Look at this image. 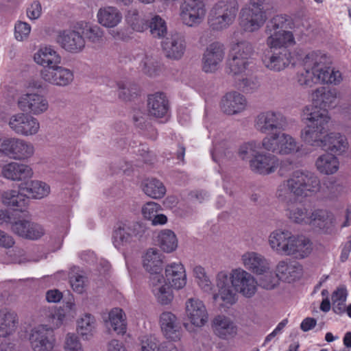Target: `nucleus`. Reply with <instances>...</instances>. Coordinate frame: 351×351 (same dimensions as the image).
<instances>
[{"mask_svg":"<svg viewBox=\"0 0 351 351\" xmlns=\"http://www.w3.org/2000/svg\"><path fill=\"white\" fill-rule=\"evenodd\" d=\"M217 291L213 294V302L219 309L226 311L238 301V294L252 298L258 290V282L250 272L242 267L221 271L215 276Z\"/></svg>","mask_w":351,"mask_h":351,"instance_id":"f257e3e1","label":"nucleus"},{"mask_svg":"<svg viewBox=\"0 0 351 351\" xmlns=\"http://www.w3.org/2000/svg\"><path fill=\"white\" fill-rule=\"evenodd\" d=\"M253 53L254 48L250 43L245 40L232 41L228 62V73L245 90L256 88V84L250 77L254 64Z\"/></svg>","mask_w":351,"mask_h":351,"instance_id":"f03ea898","label":"nucleus"},{"mask_svg":"<svg viewBox=\"0 0 351 351\" xmlns=\"http://www.w3.org/2000/svg\"><path fill=\"white\" fill-rule=\"evenodd\" d=\"M143 267L150 274L149 287L156 301L161 305L171 304L174 295L162 274L163 255L157 249H148L143 256Z\"/></svg>","mask_w":351,"mask_h":351,"instance_id":"7ed1b4c3","label":"nucleus"},{"mask_svg":"<svg viewBox=\"0 0 351 351\" xmlns=\"http://www.w3.org/2000/svg\"><path fill=\"white\" fill-rule=\"evenodd\" d=\"M337 92L335 90H328L321 86L312 93L313 104L319 110L310 113L308 117V128L316 125L317 130L322 132L328 123L329 117L327 108H334L336 106Z\"/></svg>","mask_w":351,"mask_h":351,"instance_id":"20e7f679","label":"nucleus"},{"mask_svg":"<svg viewBox=\"0 0 351 351\" xmlns=\"http://www.w3.org/2000/svg\"><path fill=\"white\" fill-rule=\"evenodd\" d=\"M145 234V228L141 224L130 221H119L112 230L111 241L113 246L120 252L134 247Z\"/></svg>","mask_w":351,"mask_h":351,"instance_id":"39448f33","label":"nucleus"},{"mask_svg":"<svg viewBox=\"0 0 351 351\" xmlns=\"http://www.w3.org/2000/svg\"><path fill=\"white\" fill-rule=\"evenodd\" d=\"M280 201L289 199H307V173L305 170L297 169L289 178L281 183L276 191Z\"/></svg>","mask_w":351,"mask_h":351,"instance_id":"423d86ee","label":"nucleus"},{"mask_svg":"<svg viewBox=\"0 0 351 351\" xmlns=\"http://www.w3.org/2000/svg\"><path fill=\"white\" fill-rule=\"evenodd\" d=\"M238 10L239 4L236 0L219 1L210 11V27L216 31L227 29L234 23Z\"/></svg>","mask_w":351,"mask_h":351,"instance_id":"0eeeda50","label":"nucleus"},{"mask_svg":"<svg viewBox=\"0 0 351 351\" xmlns=\"http://www.w3.org/2000/svg\"><path fill=\"white\" fill-rule=\"evenodd\" d=\"M311 71L318 81L326 84H339L342 81L341 73L331 67V60L325 53L313 51L308 56Z\"/></svg>","mask_w":351,"mask_h":351,"instance_id":"6e6552de","label":"nucleus"},{"mask_svg":"<svg viewBox=\"0 0 351 351\" xmlns=\"http://www.w3.org/2000/svg\"><path fill=\"white\" fill-rule=\"evenodd\" d=\"M262 147L272 153L289 155L300 152L302 145L290 134L281 131L265 136Z\"/></svg>","mask_w":351,"mask_h":351,"instance_id":"1a4fd4ad","label":"nucleus"},{"mask_svg":"<svg viewBox=\"0 0 351 351\" xmlns=\"http://www.w3.org/2000/svg\"><path fill=\"white\" fill-rule=\"evenodd\" d=\"M186 322L184 326L189 332H195L208 322V312L204 302L199 298H190L184 304Z\"/></svg>","mask_w":351,"mask_h":351,"instance_id":"9d476101","label":"nucleus"},{"mask_svg":"<svg viewBox=\"0 0 351 351\" xmlns=\"http://www.w3.org/2000/svg\"><path fill=\"white\" fill-rule=\"evenodd\" d=\"M34 145L19 138L0 137V154L18 161H25L34 154Z\"/></svg>","mask_w":351,"mask_h":351,"instance_id":"9b49d317","label":"nucleus"},{"mask_svg":"<svg viewBox=\"0 0 351 351\" xmlns=\"http://www.w3.org/2000/svg\"><path fill=\"white\" fill-rule=\"evenodd\" d=\"M266 0H250V5L243 8L240 12V25L246 32L260 29L265 23L267 16L261 8Z\"/></svg>","mask_w":351,"mask_h":351,"instance_id":"f8f14e48","label":"nucleus"},{"mask_svg":"<svg viewBox=\"0 0 351 351\" xmlns=\"http://www.w3.org/2000/svg\"><path fill=\"white\" fill-rule=\"evenodd\" d=\"M310 128L308 129V138H311L313 141L311 145L320 146L324 149L333 153H342L347 149L348 143L344 136L338 133H330L322 139L320 138V135L323 134L325 129L321 132L317 130L316 125L315 128Z\"/></svg>","mask_w":351,"mask_h":351,"instance_id":"ddd939ff","label":"nucleus"},{"mask_svg":"<svg viewBox=\"0 0 351 351\" xmlns=\"http://www.w3.org/2000/svg\"><path fill=\"white\" fill-rule=\"evenodd\" d=\"M56 42L70 53H80L85 48V38L81 35L77 23L69 29L58 31Z\"/></svg>","mask_w":351,"mask_h":351,"instance_id":"4468645a","label":"nucleus"},{"mask_svg":"<svg viewBox=\"0 0 351 351\" xmlns=\"http://www.w3.org/2000/svg\"><path fill=\"white\" fill-rule=\"evenodd\" d=\"M287 123L286 117L280 112L274 110L261 112L254 119V128L262 134L282 131Z\"/></svg>","mask_w":351,"mask_h":351,"instance_id":"2eb2a0df","label":"nucleus"},{"mask_svg":"<svg viewBox=\"0 0 351 351\" xmlns=\"http://www.w3.org/2000/svg\"><path fill=\"white\" fill-rule=\"evenodd\" d=\"M40 76L45 83L58 87L69 86L74 80L73 71L59 64L43 68Z\"/></svg>","mask_w":351,"mask_h":351,"instance_id":"dca6fc26","label":"nucleus"},{"mask_svg":"<svg viewBox=\"0 0 351 351\" xmlns=\"http://www.w3.org/2000/svg\"><path fill=\"white\" fill-rule=\"evenodd\" d=\"M29 341L33 351H58L55 335L44 326H36L31 329Z\"/></svg>","mask_w":351,"mask_h":351,"instance_id":"f3484780","label":"nucleus"},{"mask_svg":"<svg viewBox=\"0 0 351 351\" xmlns=\"http://www.w3.org/2000/svg\"><path fill=\"white\" fill-rule=\"evenodd\" d=\"M8 125L15 133L23 136L36 135L40 128V122L36 118L22 112L11 116Z\"/></svg>","mask_w":351,"mask_h":351,"instance_id":"a211bd4d","label":"nucleus"},{"mask_svg":"<svg viewBox=\"0 0 351 351\" xmlns=\"http://www.w3.org/2000/svg\"><path fill=\"white\" fill-rule=\"evenodd\" d=\"M17 103L21 110L35 116L45 113L49 108L47 97L43 94L35 92L22 94Z\"/></svg>","mask_w":351,"mask_h":351,"instance_id":"6ab92c4d","label":"nucleus"},{"mask_svg":"<svg viewBox=\"0 0 351 351\" xmlns=\"http://www.w3.org/2000/svg\"><path fill=\"white\" fill-rule=\"evenodd\" d=\"M206 16L205 5L198 0H187L180 5V16L182 23L194 27L202 22Z\"/></svg>","mask_w":351,"mask_h":351,"instance_id":"aec40b11","label":"nucleus"},{"mask_svg":"<svg viewBox=\"0 0 351 351\" xmlns=\"http://www.w3.org/2000/svg\"><path fill=\"white\" fill-rule=\"evenodd\" d=\"M225 56L224 45L219 42L210 43L206 48L202 57V70L206 73H215Z\"/></svg>","mask_w":351,"mask_h":351,"instance_id":"412c9836","label":"nucleus"},{"mask_svg":"<svg viewBox=\"0 0 351 351\" xmlns=\"http://www.w3.org/2000/svg\"><path fill=\"white\" fill-rule=\"evenodd\" d=\"M241 263L244 269L256 275L264 274L271 268L269 260L255 251H247L242 254Z\"/></svg>","mask_w":351,"mask_h":351,"instance_id":"4be33fe9","label":"nucleus"},{"mask_svg":"<svg viewBox=\"0 0 351 351\" xmlns=\"http://www.w3.org/2000/svg\"><path fill=\"white\" fill-rule=\"evenodd\" d=\"M270 49L265 53L262 58L263 65L269 70L279 72L286 69L291 63L297 64L292 61L290 52L287 49Z\"/></svg>","mask_w":351,"mask_h":351,"instance_id":"5701e85b","label":"nucleus"},{"mask_svg":"<svg viewBox=\"0 0 351 351\" xmlns=\"http://www.w3.org/2000/svg\"><path fill=\"white\" fill-rule=\"evenodd\" d=\"M1 176L6 180L22 182L31 179L34 176V171L29 165L10 161L1 166Z\"/></svg>","mask_w":351,"mask_h":351,"instance_id":"b1692460","label":"nucleus"},{"mask_svg":"<svg viewBox=\"0 0 351 351\" xmlns=\"http://www.w3.org/2000/svg\"><path fill=\"white\" fill-rule=\"evenodd\" d=\"M252 171L261 175H269L276 171L279 165L278 158L269 153L258 152L249 161Z\"/></svg>","mask_w":351,"mask_h":351,"instance_id":"393cba45","label":"nucleus"},{"mask_svg":"<svg viewBox=\"0 0 351 351\" xmlns=\"http://www.w3.org/2000/svg\"><path fill=\"white\" fill-rule=\"evenodd\" d=\"M159 324L162 335L171 341H178L182 337V330L178 317L171 312H163Z\"/></svg>","mask_w":351,"mask_h":351,"instance_id":"a878e982","label":"nucleus"},{"mask_svg":"<svg viewBox=\"0 0 351 351\" xmlns=\"http://www.w3.org/2000/svg\"><path fill=\"white\" fill-rule=\"evenodd\" d=\"M165 278L170 289H183L187 282L186 272L184 265L180 262H174L166 265ZM172 291V289H171Z\"/></svg>","mask_w":351,"mask_h":351,"instance_id":"bb28decb","label":"nucleus"},{"mask_svg":"<svg viewBox=\"0 0 351 351\" xmlns=\"http://www.w3.org/2000/svg\"><path fill=\"white\" fill-rule=\"evenodd\" d=\"M165 56L171 60H180L186 50V41L184 36L176 33L171 34L162 43Z\"/></svg>","mask_w":351,"mask_h":351,"instance_id":"cd10ccee","label":"nucleus"},{"mask_svg":"<svg viewBox=\"0 0 351 351\" xmlns=\"http://www.w3.org/2000/svg\"><path fill=\"white\" fill-rule=\"evenodd\" d=\"M275 269L280 279L287 282L300 278L303 274L302 266L295 261L289 259L280 261Z\"/></svg>","mask_w":351,"mask_h":351,"instance_id":"c85d7f7f","label":"nucleus"},{"mask_svg":"<svg viewBox=\"0 0 351 351\" xmlns=\"http://www.w3.org/2000/svg\"><path fill=\"white\" fill-rule=\"evenodd\" d=\"M247 101L243 95L237 92H230L225 95L220 102L221 110L229 115L237 114L244 111Z\"/></svg>","mask_w":351,"mask_h":351,"instance_id":"c756f323","label":"nucleus"},{"mask_svg":"<svg viewBox=\"0 0 351 351\" xmlns=\"http://www.w3.org/2000/svg\"><path fill=\"white\" fill-rule=\"evenodd\" d=\"M97 23L102 27L113 29L117 27L123 20V14L120 10L113 5H106L100 8L97 12Z\"/></svg>","mask_w":351,"mask_h":351,"instance_id":"7c9ffc66","label":"nucleus"},{"mask_svg":"<svg viewBox=\"0 0 351 351\" xmlns=\"http://www.w3.org/2000/svg\"><path fill=\"white\" fill-rule=\"evenodd\" d=\"M213 332L222 339H228L237 333V327L233 320L224 315H216L212 321Z\"/></svg>","mask_w":351,"mask_h":351,"instance_id":"2f4dec72","label":"nucleus"},{"mask_svg":"<svg viewBox=\"0 0 351 351\" xmlns=\"http://www.w3.org/2000/svg\"><path fill=\"white\" fill-rule=\"evenodd\" d=\"M34 61L43 68L60 64L62 58L56 48L51 45L40 46L34 53Z\"/></svg>","mask_w":351,"mask_h":351,"instance_id":"473e14b6","label":"nucleus"},{"mask_svg":"<svg viewBox=\"0 0 351 351\" xmlns=\"http://www.w3.org/2000/svg\"><path fill=\"white\" fill-rule=\"evenodd\" d=\"M285 203L286 216L295 223H303L307 217V199H289Z\"/></svg>","mask_w":351,"mask_h":351,"instance_id":"72a5a7b5","label":"nucleus"},{"mask_svg":"<svg viewBox=\"0 0 351 351\" xmlns=\"http://www.w3.org/2000/svg\"><path fill=\"white\" fill-rule=\"evenodd\" d=\"M267 35L266 43L270 49H287L296 44L294 34L289 30L274 32Z\"/></svg>","mask_w":351,"mask_h":351,"instance_id":"f704fd0d","label":"nucleus"},{"mask_svg":"<svg viewBox=\"0 0 351 351\" xmlns=\"http://www.w3.org/2000/svg\"><path fill=\"white\" fill-rule=\"evenodd\" d=\"M308 225L325 233L331 234L334 232L335 219L330 213L322 210H316L309 217Z\"/></svg>","mask_w":351,"mask_h":351,"instance_id":"c9c22d12","label":"nucleus"},{"mask_svg":"<svg viewBox=\"0 0 351 351\" xmlns=\"http://www.w3.org/2000/svg\"><path fill=\"white\" fill-rule=\"evenodd\" d=\"M285 256L303 259L307 256V237L305 234H292L288 243Z\"/></svg>","mask_w":351,"mask_h":351,"instance_id":"e433bc0d","label":"nucleus"},{"mask_svg":"<svg viewBox=\"0 0 351 351\" xmlns=\"http://www.w3.org/2000/svg\"><path fill=\"white\" fill-rule=\"evenodd\" d=\"M291 233L289 230L282 228L272 231L268 237V244L271 250L277 254L285 255Z\"/></svg>","mask_w":351,"mask_h":351,"instance_id":"4c0bfd02","label":"nucleus"},{"mask_svg":"<svg viewBox=\"0 0 351 351\" xmlns=\"http://www.w3.org/2000/svg\"><path fill=\"white\" fill-rule=\"evenodd\" d=\"M81 35L91 44H98L102 42L104 36V31L98 25L88 21H80L77 23Z\"/></svg>","mask_w":351,"mask_h":351,"instance_id":"58836bf2","label":"nucleus"},{"mask_svg":"<svg viewBox=\"0 0 351 351\" xmlns=\"http://www.w3.org/2000/svg\"><path fill=\"white\" fill-rule=\"evenodd\" d=\"M106 324L118 335H123L127 331L126 315L119 308H114L108 313Z\"/></svg>","mask_w":351,"mask_h":351,"instance_id":"ea45409f","label":"nucleus"},{"mask_svg":"<svg viewBox=\"0 0 351 351\" xmlns=\"http://www.w3.org/2000/svg\"><path fill=\"white\" fill-rule=\"evenodd\" d=\"M140 351H178L177 347L170 341L159 343L153 335L143 336L140 339Z\"/></svg>","mask_w":351,"mask_h":351,"instance_id":"a19ab883","label":"nucleus"},{"mask_svg":"<svg viewBox=\"0 0 351 351\" xmlns=\"http://www.w3.org/2000/svg\"><path fill=\"white\" fill-rule=\"evenodd\" d=\"M160 210L161 206L158 203L149 202L143 206L141 212L143 217L150 221L153 226L165 225L167 222V217L159 213Z\"/></svg>","mask_w":351,"mask_h":351,"instance_id":"79ce46f5","label":"nucleus"},{"mask_svg":"<svg viewBox=\"0 0 351 351\" xmlns=\"http://www.w3.org/2000/svg\"><path fill=\"white\" fill-rule=\"evenodd\" d=\"M149 113L156 117H165L169 110L168 101L162 93H156L150 95L148 99Z\"/></svg>","mask_w":351,"mask_h":351,"instance_id":"37998d69","label":"nucleus"},{"mask_svg":"<svg viewBox=\"0 0 351 351\" xmlns=\"http://www.w3.org/2000/svg\"><path fill=\"white\" fill-rule=\"evenodd\" d=\"M96 327V319L91 314L85 313L77 320V331L83 339H88L92 337Z\"/></svg>","mask_w":351,"mask_h":351,"instance_id":"c03bdc74","label":"nucleus"},{"mask_svg":"<svg viewBox=\"0 0 351 351\" xmlns=\"http://www.w3.org/2000/svg\"><path fill=\"white\" fill-rule=\"evenodd\" d=\"M17 325V316L8 309L0 310V337H7L12 334Z\"/></svg>","mask_w":351,"mask_h":351,"instance_id":"a18cd8bd","label":"nucleus"},{"mask_svg":"<svg viewBox=\"0 0 351 351\" xmlns=\"http://www.w3.org/2000/svg\"><path fill=\"white\" fill-rule=\"evenodd\" d=\"M66 321L64 314L58 308H49L45 313L44 324L38 326H44L47 330L53 333V330L59 328Z\"/></svg>","mask_w":351,"mask_h":351,"instance_id":"49530a36","label":"nucleus"},{"mask_svg":"<svg viewBox=\"0 0 351 351\" xmlns=\"http://www.w3.org/2000/svg\"><path fill=\"white\" fill-rule=\"evenodd\" d=\"M1 202L9 207L19 208L21 210L26 206L27 199L25 196L16 189H8L1 194Z\"/></svg>","mask_w":351,"mask_h":351,"instance_id":"de8ad7c7","label":"nucleus"},{"mask_svg":"<svg viewBox=\"0 0 351 351\" xmlns=\"http://www.w3.org/2000/svg\"><path fill=\"white\" fill-rule=\"evenodd\" d=\"M315 166L320 173L330 175L338 171L339 162L337 158L333 154L327 153L320 156L317 159Z\"/></svg>","mask_w":351,"mask_h":351,"instance_id":"09e8293b","label":"nucleus"},{"mask_svg":"<svg viewBox=\"0 0 351 351\" xmlns=\"http://www.w3.org/2000/svg\"><path fill=\"white\" fill-rule=\"evenodd\" d=\"M192 272L197 286L203 292L213 295L217 291V288L213 289L212 280L204 267L199 265H195Z\"/></svg>","mask_w":351,"mask_h":351,"instance_id":"8fccbe9b","label":"nucleus"},{"mask_svg":"<svg viewBox=\"0 0 351 351\" xmlns=\"http://www.w3.org/2000/svg\"><path fill=\"white\" fill-rule=\"evenodd\" d=\"M143 193L153 199L162 198L166 193V188L161 181L156 178L145 179L141 184Z\"/></svg>","mask_w":351,"mask_h":351,"instance_id":"3c124183","label":"nucleus"},{"mask_svg":"<svg viewBox=\"0 0 351 351\" xmlns=\"http://www.w3.org/2000/svg\"><path fill=\"white\" fill-rule=\"evenodd\" d=\"M157 238L158 245L164 252L171 253L178 248V239L172 230H162L158 233Z\"/></svg>","mask_w":351,"mask_h":351,"instance_id":"603ef678","label":"nucleus"},{"mask_svg":"<svg viewBox=\"0 0 351 351\" xmlns=\"http://www.w3.org/2000/svg\"><path fill=\"white\" fill-rule=\"evenodd\" d=\"M26 191L33 199H41L48 197L51 193L50 186L45 182L33 180L26 184Z\"/></svg>","mask_w":351,"mask_h":351,"instance_id":"864d4df0","label":"nucleus"},{"mask_svg":"<svg viewBox=\"0 0 351 351\" xmlns=\"http://www.w3.org/2000/svg\"><path fill=\"white\" fill-rule=\"evenodd\" d=\"M139 67L144 73L150 77L159 75L162 70V66L157 59L145 54H142L140 57Z\"/></svg>","mask_w":351,"mask_h":351,"instance_id":"5fc2aeb1","label":"nucleus"},{"mask_svg":"<svg viewBox=\"0 0 351 351\" xmlns=\"http://www.w3.org/2000/svg\"><path fill=\"white\" fill-rule=\"evenodd\" d=\"M125 21L128 25L134 32H143L147 29V21L142 18L136 9H130L127 11Z\"/></svg>","mask_w":351,"mask_h":351,"instance_id":"6e6d98bb","label":"nucleus"},{"mask_svg":"<svg viewBox=\"0 0 351 351\" xmlns=\"http://www.w3.org/2000/svg\"><path fill=\"white\" fill-rule=\"evenodd\" d=\"M291 20L287 15H277L274 16L267 26V33L274 32L288 31L291 28Z\"/></svg>","mask_w":351,"mask_h":351,"instance_id":"4d7b16f0","label":"nucleus"},{"mask_svg":"<svg viewBox=\"0 0 351 351\" xmlns=\"http://www.w3.org/2000/svg\"><path fill=\"white\" fill-rule=\"evenodd\" d=\"M150 33L154 38H162L167 33L165 21L158 15H154L150 20L149 25Z\"/></svg>","mask_w":351,"mask_h":351,"instance_id":"13d9d810","label":"nucleus"},{"mask_svg":"<svg viewBox=\"0 0 351 351\" xmlns=\"http://www.w3.org/2000/svg\"><path fill=\"white\" fill-rule=\"evenodd\" d=\"M259 143L252 141L240 145L238 149V156L243 160H247L254 157L258 153Z\"/></svg>","mask_w":351,"mask_h":351,"instance_id":"bf43d9fd","label":"nucleus"},{"mask_svg":"<svg viewBox=\"0 0 351 351\" xmlns=\"http://www.w3.org/2000/svg\"><path fill=\"white\" fill-rule=\"evenodd\" d=\"M62 348L64 351H85L79 337L74 332L66 334Z\"/></svg>","mask_w":351,"mask_h":351,"instance_id":"052dcab7","label":"nucleus"},{"mask_svg":"<svg viewBox=\"0 0 351 351\" xmlns=\"http://www.w3.org/2000/svg\"><path fill=\"white\" fill-rule=\"evenodd\" d=\"M260 276L258 286L260 285L262 288L267 290L275 289L281 280L278 276L277 272L275 271V274H274L271 269L267 273Z\"/></svg>","mask_w":351,"mask_h":351,"instance_id":"680f3d73","label":"nucleus"},{"mask_svg":"<svg viewBox=\"0 0 351 351\" xmlns=\"http://www.w3.org/2000/svg\"><path fill=\"white\" fill-rule=\"evenodd\" d=\"M32 30L31 25L24 21H18L14 24V36L19 42H23L29 38Z\"/></svg>","mask_w":351,"mask_h":351,"instance_id":"e2e57ef3","label":"nucleus"},{"mask_svg":"<svg viewBox=\"0 0 351 351\" xmlns=\"http://www.w3.org/2000/svg\"><path fill=\"white\" fill-rule=\"evenodd\" d=\"M346 290L343 288L337 289L331 296L332 308L335 313H341L344 311L346 300Z\"/></svg>","mask_w":351,"mask_h":351,"instance_id":"0e129e2a","label":"nucleus"},{"mask_svg":"<svg viewBox=\"0 0 351 351\" xmlns=\"http://www.w3.org/2000/svg\"><path fill=\"white\" fill-rule=\"evenodd\" d=\"M32 221L24 218H19L16 221H13L11 224L12 231L17 235L24 238V234H26L29 228Z\"/></svg>","mask_w":351,"mask_h":351,"instance_id":"69168bd1","label":"nucleus"},{"mask_svg":"<svg viewBox=\"0 0 351 351\" xmlns=\"http://www.w3.org/2000/svg\"><path fill=\"white\" fill-rule=\"evenodd\" d=\"M43 13V8L39 1H32L27 8L26 16L31 21L38 19Z\"/></svg>","mask_w":351,"mask_h":351,"instance_id":"338daca9","label":"nucleus"},{"mask_svg":"<svg viewBox=\"0 0 351 351\" xmlns=\"http://www.w3.org/2000/svg\"><path fill=\"white\" fill-rule=\"evenodd\" d=\"M71 286L74 291L82 293L87 285L86 278L80 274L74 275L70 280Z\"/></svg>","mask_w":351,"mask_h":351,"instance_id":"774afa93","label":"nucleus"}]
</instances>
